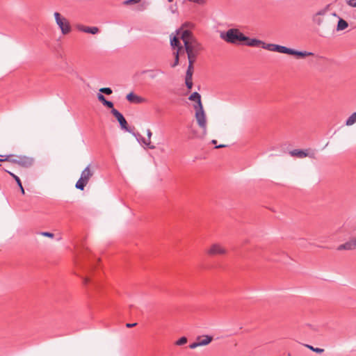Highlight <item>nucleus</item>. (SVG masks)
I'll return each mask as SVG.
<instances>
[{"mask_svg":"<svg viewBox=\"0 0 356 356\" xmlns=\"http://www.w3.org/2000/svg\"><path fill=\"white\" fill-rule=\"evenodd\" d=\"M346 3L350 7L356 8V0H346Z\"/></svg>","mask_w":356,"mask_h":356,"instance_id":"25","label":"nucleus"},{"mask_svg":"<svg viewBox=\"0 0 356 356\" xmlns=\"http://www.w3.org/2000/svg\"><path fill=\"white\" fill-rule=\"evenodd\" d=\"M356 122V112L353 113L346 120V124L351 126Z\"/></svg>","mask_w":356,"mask_h":356,"instance_id":"21","label":"nucleus"},{"mask_svg":"<svg viewBox=\"0 0 356 356\" xmlns=\"http://www.w3.org/2000/svg\"><path fill=\"white\" fill-rule=\"evenodd\" d=\"M146 72L152 73V72H152V71H147Z\"/></svg>","mask_w":356,"mask_h":356,"instance_id":"35","label":"nucleus"},{"mask_svg":"<svg viewBox=\"0 0 356 356\" xmlns=\"http://www.w3.org/2000/svg\"><path fill=\"white\" fill-rule=\"evenodd\" d=\"M0 162L8 161L13 164L15 155L8 154L6 156L0 155Z\"/></svg>","mask_w":356,"mask_h":356,"instance_id":"20","label":"nucleus"},{"mask_svg":"<svg viewBox=\"0 0 356 356\" xmlns=\"http://www.w3.org/2000/svg\"><path fill=\"white\" fill-rule=\"evenodd\" d=\"M6 172L15 179V181L17 182L18 186H21L22 182L18 176L10 171L6 170Z\"/></svg>","mask_w":356,"mask_h":356,"instance_id":"22","label":"nucleus"},{"mask_svg":"<svg viewBox=\"0 0 356 356\" xmlns=\"http://www.w3.org/2000/svg\"><path fill=\"white\" fill-rule=\"evenodd\" d=\"M41 235L47 236L49 238H53L54 236V234H52L51 232H41Z\"/></svg>","mask_w":356,"mask_h":356,"instance_id":"27","label":"nucleus"},{"mask_svg":"<svg viewBox=\"0 0 356 356\" xmlns=\"http://www.w3.org/2000/svg\"><path fill=\"white\" fill-rule=\"evenodd\" d=\"M141 0H127L124 1L125 5H129L131 3H139Z\"/></svg>","mask_w":356,"mask_h":356,"instance_id":"26","label":"nucleus"},{"mask_svg":"<svg viewBox=\"0 0 356 356\" xmlns=\"http://www.w3.org/2000/svg\"><path fill=\"white\" fill-rule=\"evenodd\" d=\"M147 138L145 139L144 138H142L143 143L147 146L149 149H154L155 146L152 145L151 143V136L152 135V133L150 129L147 130Z\"/></svg>","mask_w":356,"mask_h":356,"instance_id":"16","label":"nucleus"},{"mask_svg":"<svg viewBox=\"0 0 356 356\" xmlns=\"http://www.w3.org/2000/svg\"><path fill=\"white\" fill-rule=\"evenodd\" d=\"M169 2H172L173 0H168Z\"/></svg>","mask_w":356,"mask_h":356,"instance_id":"36","label":"nucleus"},{"mask_svg":"<svg viewBox=\"0 0 356 356\" xmlns=\"http://www.w3.org/2000/svg\"><path fill=\"white\" fill-rule=\"evenodd\" d=\"M102 93H105L106 95H111L113 92V90H99Z\"/></svg>","mask_w":356,"mask_h":356,"instance_id":"29","label":"nucleus"},{"mask_svg":"<svg viewBox=\"0 0 356 356\" xmlns=\"http://www.w3.org/2000/svg\"><path fill=\"white\" fill-rule=\"evenodd\" d=\"M307 347H308L309 349H311L312 350H313V351H314V352H316V353H322L324 351V350H323V349H322V348H314V347H313V346H309V345H308V346H307Z\"/></svg>","mask_w":356,"mask_h":356,"instance_id":"24","label":"nucleus"},{"mask_svg":"<svg viewBox=\"0 0 356 356\" xmlns=\"http://www.w3.org/2000/svg\"><path fill=\"white\" fill-rule=\"evenodd\" d=\"M97 98L103 104L104 106H105L109 108H112V109L114 108L113 102L111 101L106 100L105 97L102 94L99 93L97 95Z\"/></svg>","mask_w":356,"mask_h":356,"instance_id":"17","label":"nucleus"},{"mask_svg":"<svg viewBox=\"0 0 356 356\" xmlns=\"http://www.w3.org/2000/svg\"><path fill=\"white\" fill-rule=\"evenodd\" d=\"M35 160L33 157L24 155L15 156L13 164L24 168H29L33 165Z\"/></svg>","mask_w":356,"mask_h":356,"instance_id":"8","label":"nucleus"},{"mask_svg":"<svg viewBox=\"0 0 356 356\" xmlns=\"http://www.w3.org/2000/svg\"><path fill=\"white\" fill-rule=\"evenodd\" d=\"M137 325L136 323H127L126 324V327H133L134 326H136Z\"/></svg>","mask_w":356,"mask_h":356,"instance_id":"28","label":"nucleus"},{"mask_svg":"<svg viewBox=\"0 0 356 356\" xmlns=\"http://www.w3.org/2000/svg\"><path fill=\"white\" fill-rule=\"evenodd\" d=\"M264 44H265V42L261 40L257 39V38H250L247 36L245 37V40H244V42H243V44H245L248 47H261L262 49H264Z\"/></svg>","mask_w":356,"mask_h":356,"instance_id":"12","label":"nucleus"},{"mask_svg":"<svg viewBox=\"0 0 356 356\" xmlns=\"http://www.w3.org/2000/svg\"><path fill=\"white\" fill-rule=\"evenodd\" d=\"M170 45L175 56L172 67L178 65L179 57L181 55L185 53L187 54L188 67L186 76V85L188 89H191L193 86V64L202 49V45L190 31L184 29V26L176 31L175 35L170 38Z\"/></svg>","mask_w":356,"mask_h":356,"instance_id":"1","label":"nucleus"},{"mask_svg":"<svg viewBox=\"0 0 356 356\" xmlns=\"http://www.w3.org/2000/svg\"><path fill=\"white\" fill-rule=\"evenodd\" d=\"M227 147L226 145H216V148H222V147Z\"/></svg>","mask_w":356,"mask_h":356,"instance_id":"32","label":"nucleus"},{"mask_svg":"<svg viewBox=\"0 0 356 356\" xmlns=\"http://www.w3.org/2000/svg\"><path fill=\"white\" fill-rule=\"evenodd\" d=\"M55 22L63 35H67L72 31V27L69 20L60 13H54Z\"/></svg>","mask_w":356,"mask_h":356,"instance_id":"7","label":"nucleus"},{"mask_svg":"<svg viewBox=\"0 0 356 356\" xmlns=\"http://www.w3.org/2000/svg\"><path fill=\"white\" fill-rule=\"evenodd\" d=\"M245 37V35L236 28L229 29L220 33V38L222 40L234 44H243Z\"/></svg>","mask_w":356,"mask_h":356,"instance_id":"4","label":"nucleus"},{"mask_svg":"<svg viewBox=\"0 0 356 356\" xmlns=\"http://www.w3.org/2000/svg\"><path fill=\"white\" fill-rule=\"evenodd\" d=\"M227 252L226 247L219 243H213L205 250L206 254L210 257L225 256Z\"/></svg>","mask_w":356,"mask_h":356,"instance_id":"6","label":"nucleus"},{"mask_svg":"<svg viewBox=\"0 0 356 356\" xmlns=\"http://www.w3.org/2000/svg\"><path fill=\"white\" fill-rule=\"evenodd\" d=\"M356 248L355 239H353L350 241H348L343 244H341L338 246V250H352Z\"/></svg>","mask_w":356,"mask_h":356,"instance_id":"15","label":"nucleus"},{"mask_svg":"<svg viewBox=\"0 0 356 356\" xmlns=\"http://www.w3.org/2000/svg\"><path fill=\"white\" fill-rule=\"evenodd\" d=\"M290 154L292 156H296L298 158H304V157L307 156V155H308L307 153L305 152L304 150L298 149L291 151Z\"/></svg>","mask_w":356,"mask_h":356,"instance_id":"19","label":"nucleus"},{"mask_svg":"<svg viewBox=\"0 0 356 356\" xmlns=\"http://www.w3.org/2000/svg\"><path fill=\"white\" fill-rule=\"evenodd\" d=\"M212 337L209 335L198 337L195 342L189 345V348L194 349L198 346L208 345L212 341Z\"/></svg>","mask_w":356,"mask_h":356,"instance_id":"10","label":"nucleus"},{"mask_svg":"<svg viewBox=\"0 0 356 356\" xmlns=\"http://www.w3.org/2000/svg\"><path fill=\"white\" fill-rule=\"evenodd\" d=\"M78 29L82 32L92 35L97 34L99 32V29L97 26H86L80 25L78 26Z\"/></svg>","mask_w":356,"mask_h":356,"instance_id":"14","label":"nucleus"},{"mask_svg":"<svg viewBox=\"0 0 356 356\" xmlns=\"http://www.w3.org/2000/svg\"><path fill=\"white\" fill-rule=\"evenodd\" d=\"M336 17H337V15L335 13H333L331 15H326L324 12H319L314 17V21L318 26H322L326 20L331 18L336 19Z\"/></svg>","mask_w":356,"mask_h":356,"instance_id":"11","label":"nucleus"},{"mask_svg":"<svg viewBox=\"0 0 356 356\" xmlns=\"http://www.w3.org/2000/svg\"><path fill=\"white\" fill-rule=\"evenodd\" d=\"M100 89L106 90V89H110V88H101Z\"/></svg>","mask_w":356,"mask_h":356,"instance_id":"34","label":"nucleus"},{"mask_svg":"<svg viewBox=\"0 0 356 356\" xmlns=\"http://www.w3.org/2000/svg\"><path fill=\"white\" fill-rule=\"evenodd\" d=\"M188 99L194 102L195 117L199 127L202 129V132L198 137L203 138L207 134V124L206 114L201 102V96L198 92H194L190 95Z\"/></svg>","mask_w":356,"mask_h":356,"instance_id":"2","label":"nucleus"},{"mask_svg":"<svg viewBox=\"0 0 356 356\" xmlns=\"http://www.w3.org/2000/svg\"><path fill=\"white\" fill-rule=\"evenodd\" d=\"M111 113L118 120L120 123L121 128L126 131L131 132L128 127V124L123 115L115 108L111 110Z\"/></svg>","mask_w":356,"mask_h":356,"instance_id":"9","label":"nucleus"},{"mask_svg":"<svg viewBox=\"0 0 356 356\" xmlns=\"http://www.w3.org/2000/svg\"><path fill=\"white\" fill-rule=\"evenodd\" d=\"M211 143H212V144L216 145L217 141H216V140H212Z\"/></svg>","mask_w":356,"mask_h":356,"instance_id":"33","label":"nucleus"},{"mask_svg":"<svg viewBox=\"0 0 356 356\" xmlns=\"http://www.w3.org/2000/svg\"><path fill=\"white\" fill-rule=\"evenodd\" d=\"M94 175V171L91 167V165H88L81 172V177L75 184V187L77 189L83 191L86 186L88 184L90 179Z\"/></svg>","mask_w":356,"mask_h":356,"instance_id":"5","label":"nucleus"},{"mask_svg":"<svg viewBox=\"0 0 356 356\" xmlns=\"http://www.w3.org/2000/svg\"><path fill=\"white\" fill-rule=\"evenodd\" d=\"M264 49H266L272 52H277L280 54H287L290 56H293L297 58H304L308 56H314V54L311 51H298L294 49H291L286 47L285 46H282L280 44H275V43H267L265 42L264 46Z\"/></svg>","mask_w":356,"mask_h":356,"instance_id":"3","label":"nucleus"},{"mask_svg":"<svg viewBox=\"0 0 356 356\" xmlns=\"http://www.w3.org/2000/svg\"><path fill=\"white\" fill-rule=\"evenodd\" d=\"M337 18L339 19L337 26V31H343L348 28V24L346 21H345L344 19L339 18L338 17Z\"/></svg>","mask_w":356,"mask_h":356,"instance_id":"18","label":"nucleus"},{"mask_svg":"<svg viewBox=\"0 0 356 356\" xmlns=\"http://www.w3.org/2000/svg\"><path fill=\"white\" fill-rule=\"evenodd\" d=\"M18 186L19 187V188H20V190H21L22 193V194H24V193H25V192H24V188H23V186H22V184H21V186Z\"/></svg>","mask_w":356,"mask_h":356,"instance_id":"31","label":"nucleus"},{"mask_svg":"<svg viewBox=\"0 0 356 356\" xmlns=\"http://www.w3.org/2000/svg\"><path fill=\"white\" fill-rule=\"evenodd\" d=\"M90 280L88 277H84L83 280V284L86 285L89 283Z\"/></svg>","mask_w":356,"mask_h":356,"instance_id":"30","label":"nucleus"},{"mask_svg":"<svg viewBox=\"0 0 356 356\" xmlns=\"http://www.w3.org/2000/svg\"><path fill=\"white\" fill-rule=\"evenodd\" d=\"M186 342H187V339H186V337H181L179 339H178V340L176 341L175 344H176L177 346H182V345H184V344L186 343Z\"/></svg>","mask_w":356,"mask_h":356,"instance_id":"23","label":"nucleus"},{"mask_svg":"<svg viewBox=\"0 0 356 356\" xmlns=\"http://www.w3.org/2000/svg\"><path fill=\"white\" fill-rule=\"evenodd\" d=\"M127 100L131 103L140 104L145 102V99L141 97L134 92H130L127 95Z\"/></svg>","mask_w":356,"mask_h":356,"instance_id":"13","label":"nucleus"}]
</instances>
